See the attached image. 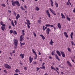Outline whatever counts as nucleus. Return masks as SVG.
<instances>
[{"mask_svg": "<svg viewBox=\"0 0 75 75\" xmlns=\"http://www.w3.org/2000/svg\"><path fill=\"white\" fill-rule=\"evenodd\" d=\"M15 4H16L18 7L20 6V4H19V2L18 1H14L12 3L13 6H15Z\"/></svg>", "mask_w": 75, "mask_h": 75, "instance_id": "f257e3e1", "label": "nucleus"}, {"mask_svg": "<svg viewBox=\"0 0 75 75\" xmlns=\"http://www.w3.org/2000/svg\"><path fill=\"white\" fill-rule=\"evenodd\" d=\"M18 44V40L16 39H15L13 45L16 46H14V48L16 49L17 48V45Z\"/></svg>", "mask_w": 75, "mask_h": 75, "instance_id": "f03ea898", "label": "nucleus"}, {"mask_svg": "<svg viewBox=\"0 0 75 75\" xmlns=\"http://www.w3.org/2000/svg\"><path fill=\"white\" fill-rule=\"evenodd\" d=\"M35 49H32V51L33 53H34V54L35 55V57L34 59H37V54L36 53V52L34 51Z\"/></svg>", "mask_w": 75, "mask_h": 75, "instance_id": "7ed1b4c3", "label": "nucleus"}, {"mask_svg": "<svg viewBox=\"0 0 75 75\" xmlns=\"http://www.w3.org/2000/svg\"><path fill=\"white\" fill-rule=\"evenodd\" d=\"M4 67L7 69H11V67L10 65L7 64H5L4 65Z\"/></svg>", "mask_w": 75, "mask_h": 75, "instance_id": "20e7f679", "label": "nucleus"}, {"mask_svg": "<svg viewBox=\"0 0 75 75\" xmlns=\"http://www.w3.org/2000/svg\"><path fill=\"white\" fill-rule=\"evenodd\" d=\"M50 11L53 14H54V16H56V13H55V11L51 9V8H50Z\"/></svg>", "mask_w": 75, "mask_h": 75, "instance_id": "39448f33", "label": "nucleus"}, {"mask_svg": "<svg viewBox=\"0 0 75 75\" xmlns=\"http://www.w3.org/2000/svg\"><path fill=\"white\" fill-rule=\"evenodd\" d=\"M24 40V37L23 35H21V36H20V40L21 41H22Z\"/></svg>", "mask_w": 75, "mask_h": 75, "instance_id": "423d86ee", "label": "nucleus"}, {"mask_svg": "<svg viewBox=\"0 0 75 75\" xmlns=\"http://www.w3.org/2000/svg\"><path fill=\"white\" fill-rule=\"evenodd\" d=\"M42 67H40V68H38V67H37V71H38L39 69H44L45 68V66H44V65H42Z\"/></svg>", "mask_w": 75, "mask_h": 75, "instance_id": "0eeeda50", "label": "nucleus"}, {"mask_svg": "<svg viewBox=\"0 0 75 75\" xmlns=\"http://www.w3.org/2000/svg\"><path fill=\"white\" fill-rule=\"evenodd\" d=\"M46 14H47V15L48 16V17L49 18H50V16H51V14H50L49 13V11H48V10H46Z\"/></svg>", "mask_w": 75, "mask_h": 75, "instance_id": "6e6552de", "label": "nucleus"}, {"mask_svg": "<svg viewBox=\"0 0 75 75\" xmlns=\"http://www.w3.org/2000/svg\"><path fill=\"white\" fill-rule=\"evenodd\" d=\"M29 59L30 63H31L33 61V58H31V56H30L29 58Z\"/></svg>", "mask_w": 75, "mask_h": 75, "instance_id": "1a4fd4ad", "label": "nucleus"}, {"mask_svg": "<svg viewBox=\"0 0 75 75\" xmlns=\"http://www.w3.org/2000/svg\"><path fill=\"white\" fill-rule=\"evenodd\" d=\"M51 31V29L49 28H48L46 30V31L47 32V35H48L50 34V31Z\"/></svg>", "mask_w": 75, "mask_h": 75, "instance_id": "9d476101", "label": "nucleus"}, {"mask_svg": "<svg viewBox=\"0 0 75 75\" xmlns=\"http://www.w3.org/2000/svg\"><path fill=\"white\" fill-rule=\"evenodd\" d=\"M61 54L62 55V56L63 57H65V53H64V52H62V51H61Z\"/></svg>", "mask_w": 75, "mask_h": 75, "instance_id": "9b49d317", "label": "nucleus"}, {"mask_svg": "<svg viewBox=\"0 0 75 75\" xmlns=\"http://www.w3.org/2000/svg\"><path fill=\"white\" fill-rule=\"evenodd\" d=\"M56 52L57 54L60 57H61V53L60 52H59V51L57 50L56 51Z\"/></svg>", "mask_w": 75, "mask_h": 75, "instance_id": "f8f14e48", "label": "nucleus"}, {"mask_svg": "<svg viewBox=\"0 0 75 75\" xmlns=\"http://www.w3.org/2000/svg\"><path fill=\"white\" fill-rule=\"evenodd\" d=\"M20 15H19V14H18L17 15V16L16 17V20H18L19 18H20Z\"/></svg>", "mask_w": 75, "mask_h": 75, "instance_id": "ddd939ff", "label": "nucleus"}, {"mask_svg": "<svg viewBox=\"0 0 75 75\" xmlns=\"http://www.w3.org/2000/svg\"><path fill=\"white\" fill-rule=\"evenodd\" d=\"M55 57L59 61H60V59L59 58V57H58V55H57L56 54L55 56Z\"/></svg>", "mask_w": 75, "mask_h": 75, "instance_id": "4468645a", "label": "nucleus"}, {"mask_svg": "<svg viewBox=\"0 0 75 75\" xmlns=\"http://www.w3.org/2000/svg\"><path fill=\"white\" fill-rule=\"evenodd\" d=\"M64 35L66 38H68V34L67 33L64 32Z\"/></svg>", "mask_w": 75, "mask_h": 75, "instance_id": "2eb2a0df", "label": "nucleus"}, {"mask_svg": "<svg viewBox=\"0 0 75 75\" xmlns=\"http://www.w3.org/2000/svg\"><path fill=\"white\" fill-rule=\"evenodd\" d=\"M50 1L51 6H52V7H53V4H54V2L52 1V0H50Z\"/></svg>", "mask_w": 75, "mask_h": 75, "instance_id": "dca6fc26", "label": "nucleus"}, {"mask_svg": "<svg viewBox=\"0 0 75 75\" xmlns=\"http://www.w3.org/2000/svg\"><path fill=\"white\" fill-rule=\"evenodd\" d=\"M40 37L42 38L43 40H45V37H44V35H40Z\"/></svg>", "mask_w": 75, "mask_h": 75, "instance_id": "f3484780", "label": "nucleus"}, {"mask_svg": "<svg viewBox=\"0 0 75 75\" xmlns=\"http://www.w3.org/2000/svg\"><path fill=\"white\" fill-rule=\"evenodd\" d=\"M57 26L59 28L61 29V25L59 23H58Z\"/></svg>", "mask_w": 75, "mask_h": 75, "instance_id": "a211bd4d", "label": "nucleus"}, {"mask_svg": "<svg viewBox=\"0 0 75 75\" xmlns=\"http://www.w3.org/2000/svg\"><path fill=\"white\" fill-rule=\"evenodd\" d=\"M20 57H21V58H24V54H21L20 55Z\"/></svg>", "mask_w": 75, "mask_h": 75, "instance_id": "6ab92c4d", "label": "nucleus"}, {"mask_svg": "<svg viewBox=\"0 0 75 75\" xmlns=\"http://www.w3.org/2000/svg\"><path fill=\"white\" fill-rule=\"evenodd\" d=\"M61 15L62 17V18H65V16H64V14H63V13H61Z\"/></svg>", "mask_w": 75, "mask_h": 75, "instance_id": "aec40b11", "label": "nucleus"}, {"mask_svg": "<svg viewBox=\"0 0 75 75\" xmlns=\"http://www.w3.org/2000/svg\"><path fill=\"white\" fill-rule=\"evenodd\" d=\"M26 21L27 22L28 24H29V25H31V23H30V20L27 19L26 20Z\"/></svg>", "mask_w": 75, "mask_h": 75, "instance_id": "412c9836", "label": "nucleus"}, {"mask_svg": "<svg viewBox=\"0 0 75 75\" xmlns=\"http://www.w3.org/2000/svg\"><path fill=\"white\" fill-rule=\"evenodd\" d=\"M67 63L70 66V67H72V65H71V63H70L69 62V61H67Z\"/></svg>", "mask_w": 75, "mask_h": 75, "instance_id": "4be33fe9", "label": "nucleus"}, {"mask_svg": "<svg viewBox=\"0 0 75 75\" xmlns=\"http://www.w3.org/2000/svg\"><path fill=\"white\" fill-rule=\"evenodd\" d=\"M73 32H71L70 34V36L71 37V38L72 39L73 38V37H72V36L73 35Z\"/></svg>", "mask_w": 75, "mask_h": 75, "instance_id": "5701e85b", "label": "nucleus"}, {"mask_svg": "<svg viewBox=\"0 0 75 75\" xmlns=\"http://www.w3.org/2000/svg\"><path fill=\"white\" fill-rule=\"evenodd\" d=\"M11 24H12V25H13V27H15V25L14 23V22L13 21H12L11 22Z\"/></svg>", "mask_w": 75, "mask_h": 75, "instance_id": "b1692460", "label": "nucleus"}, {"mask_svg": "<svg viewBox=\"0 0 75 75\" xmlns=\"http://www.w3.org/2000/svg\"><path fill=\"white\" fill-rule=\"evenodd\" d=\"M55 50H54L52 52V54L53 55H55Z\"/></svg>", "mask_w": 75, "mask_h": 75, "instance_id": "393cba45", "label": "nucleus"}, {"mask_svg": "<svg viewBox=\"0 0 75 75\" xmlns=\"http://www.w3.org/2000/svg\"><path fill=\"white\" fill-rule=\"evenodd\" d=\"M51 41L50 42V44L51 45H52V43H54V42L52 41V39H51Z\"/></svg>", "mask_w": 75, "mask_h": 75, "instance_id": "a878e982", "label": "nucleus"}, {"mask_svg": "<svg viewBox=\"0 0 75 75\" xmlns=\"http://www.w3.org/2000/svg\"><path fill=\"white\" fill-rule=\"evenodd\" d=\"M20 8L22 10H25V9H24V7H23V6H21L20 7Z\"/></svg>", "mask_w": 75, "mask_h": 75, "instance_id": "bb28decb", "label": "nucleus"}, {"mask_svg": "<svg viewBox=\"0 0 75 75\" xmlns=\"http://www.w3.org/2000/svg\"><path fill=\"white\" fill-rule=\"evenodd\" d=\"M67 18L68 21H71V19L68 17V16L67 17Z\"/></svg>", "mask_w": 75, "mask_h": 75, "instance_id": "cd10ccee", "label": "nucleus"}, {"mask_svg": "<svg viewBox=\"0 0 75 75\" xmlns=\"http://www.w3.org/2000/svg\"><path fill=\"white\" fill-rule=\"evenodd\" d=\"M20 71H19V70L18 69H16L15 70V72H20Z\"/></svg>", "mask_w": 75, "mask_h": 75, "instance_id": "c85d7f7f", "label": "nucleus"}, {"mask_svg": "<svg viewBox=\"0 0 75 75\" xmlns=\"http://www.w3.org/2000/svg\"><path fill=\"white\" fill-rule=\"evenodd\" d=\"M36 9L37 11H38L39 10H40V8H39L37 6L36 7Z\"/></svg>", "mask_w": 75, "mask_h": 75, "instance_id": "c756f323", "label": "nucleus"}, {"mask_svg": "<svg viewBox=\"0 0 75 75\" xmlns=\"http://www.w3.org/2000/svg\"><path fill=\"white\" fill-rule=\"evenodd\" d=\"M2 30L3 31H4V30L5 29V26H2L1 27Z\"/></svg>", "mask_w": 75, "mask_h": 75, "instance_id": "7c9ffc66", "label": "nucleus"}, {"mask_svg": "<svg viewBox=\"0 0 75 75\" xmlns=\"http://www.w3.org/2000/svg\"><path fill=\"white\" fill-rule=\"evenodd\" d=\"M67 50L68 51H69V52H71V48H70L69 47H68L67 49Z\"/></svg>", "mask_w": 75, "mask_h": 75, "instance_id": "2f4dec72", "label": "nucleus"}, {"mask_svg": "<svg viewBox=\"0 0 75 75\" xmlns=\"http://www.w3.org/2000/svg\"><path fill=\"white\" fill-rule=\"evenodd\" d=\"M39 24H41V20H39L38 21Z\"/></svg>", "mask_w": 75, "mask_h": 75, "instance_id": "473e14b6", "label": "nucleus"}, {"mask_svg": "<svg viewBox=\"0 0 75 75\" xmlns=\"http://www.w3.org/2000/svg\"><path fill=\"white\" fill-rule=\"evenodd\" d=\"M20 44H21V45H25V43L23 42V43H22L21 42H20Z\"/></svg>", "mask_w": 75, "mask_h": 75, "instance_id": "72a5a7b5", "label": "nucleus"}, {"mask_svg": "<svg viewBox=\"0 0 75 75\" xmlns=\"http://www.w3.org/2000/svg\"><path fill=\"white\" fill-rule=\"evenodd\" d=\"M1 6L3 7H6V5L4 4H1Z\"/></svg>", "mask_w": 75, "mask_h": 75, "instance_id": "f704fd0d", "label": "nucleus"}, {"mask_svg": "<svg viewBox=\"0 0 75 75\" xmlns=\"http://www.w3.org/2000/svg\"><path fill=\"white\" fill-rule=\"evenodd\" d=\"M55 3L56 7H58V4H57V2H55Z\"/></svg>", "mask_w": 75, "mask_h": 75, "instance_id": "c9c22d12", "label": "nucleus"}, {"mask_svg": "<svg viewBox=\"0 0 75 75\" xmlns=\"http://www.w3.org/2000/svg\"><path fill=\"white\" fill-rule=\"evenodd\" d=\"M51 68L52 69H54V70H55V69L54 68V67H52V66L51 67Z\"/></svg>", "mask_w": 75, "mask_h": 75, "instance_id": "e433bc0d", "label": "nucleus"}, {"mask_svg": "<svg viewBox=\"0 0 75 75\" xmlns=\"http://www.w3.org/2000/svg\"><path fill=\"white\" fill-rule=\"evenodd\" d=\"M13 33L14 34H17V33L16 31H13Z\"/></svg>", "mask_w": 75, "mask_h": 75, "instance_id": "4c0bfd02", "label": "nucleus"}, {"mask_svg": "<svg viewBox=\"0 0 75 75\" xmlns=\"http://www.w3.org/2000/svg\"><path fill=\"white\" fill-rule=\"evenodd\" d=\"M24 69L25 71H27V67H24Z\"/></svg>", "mask_w": 75, "mask_h": 75, "instance_id": "58836bf2", "label": "nucleus"}, {"mask_svg": "<svg viewBox=\"0 0 75 75\" xmlns=\"http://www.w3.org/2000/svg\"><path fill=\"white\" fill-rule=\"evenodd\" d=\"M45 26L46 27H50V24H46Z\"/></svg>", "mask_w": 75, "mask_h": 75, "instance_id": "ea45409f", "label": "nucleus"}, {"mask_svg": "<svg viewBox=\"0 0 75 75\" xmlns=\"http://www.w3.org/2000/svg\"><path fill=\"white\" fill-rule=\"evenodd\" d=\"M14 23L16 25H17V21L16 20L14 21Z\"/></svg>", "mask_w": 75, "mask_h": 75, "instance_id": "a19ab883", "label": "nucleus"}, {"mask_svg": "<svg viewBox=\"0 0 75 75\" xmlns=\"http://www.w3.org/2000/svg\"><path fill=\"white\" fill-rule=\"evenodd\" d=\"M20 63L21 64V65H23V63L21 62V61H20Z\"/></svg>", "mask_w": 75, "mask_h": 75, "instance_id": "79ce46f5", "label": "nucleus"}, {"mask_svg": "<svg viewBox=\"0 0 75 75\" xmlns=\"http://www.w3.org/2000/svg\"><path fill=\"white\" fill-rule=\"evenodd\" d=\"M33 34H34L33 35H34V36H35V37H36V34H35V32H33Z\"/></svg>", "mask_w": 75, "mask_h": 75, "instance_id": "37998d69", "label": "nucleus"}, {"mask_svg": "<svg viewBox=\"0 0 75 75\" xmlns=\"http://www.w3.org/2000/svg\"><path fill=\"white\" fill-rule=\"evenodd\" d=\"M0 24H1V25H2L3 24V22L2 21H1Z\"/></svg>", "mask_w": 75, "mask_h": 75, "instance_id": "c03bdc74", "label": "nucleus"}, {"mask_svg": "<svg viewBox=\"0 0 75 75\" xmlns=\"http://www.w3.org/2000/svg\"><path fill=\"white\" fill-rule=\"evenodd\" d=\"M33 64H37V62L35 61H34L33 62Z\"/></svg>", "mask_w": 75, "mask_h": 75, "instance_id": "a18cd8bd", "label": "nucleus"}, {"mask_svg": "<svg viewBox=\"0 0 75 75\" xmlns=\"http://www.w3.org/2000/svg\"><path fill=\"white\" fill-rule=\"evenodd\" d=\"M28 28H30V26L28 24L27 25Z\"/></svg>", "mask_w": 75, "mask_h": 75, "instance_id": "49530a36", "label": "nucleus"}, {"mask_svg": "<svg viewBox=\"0 0 75 75\" xmlns=\"http://www.w3.org/2000/svg\"><path fill=\"white\" fill-rule=\"evenodd\" d=\"M13 13L15 15V16H16V12H14Z\"/></svg>", "mask_w": 75, "mask_h": 75, "instance_id": "de8ad7c7", "label": "nucleus"}, {"mask_svg": "<svg viewBox=\"0 0 75 75\" xmlns=\"http://www.w3.org/2000/svg\"><path fill=\"white\" fill-rule=\"evenodd\" d=\"M10 33L11 34V33H13V30H10Z\"/></svg>", "mask_w": 75, "mask_h": 75, "instance_id": "09e8293b", "label": "nucleus"}, {"mask_svg": "<svg viewBox=\"0 0 75 75\" xmlns=\"http://www.w3.org/2000/svg\"><path fill=\"white\" fill-rule=\"evenodd\" d=\"M21 47L22 48H24V46L22 45H21Z\"/></svg>", "mask_w": 75, "mask_h": 75, "instance_id": "8fccbe9b", "label": "nucleus"}, {"mask_svg": "<svg viewBox=\"0 0 75 75\" xmlns=\"http://www.w3.org/2000/svg\"><path fill=\"white\" fill-rule=\"evenodd\" d=\"M15 52H16V51L15 50H14L13 51L12 53L14 54V53H15Z\"/></svg>", "mask_w": 75, "mask_h": 75, "instance_id": "3c124183", "label": "nucleus"}, {"mask_svg": "<svg viewBox=\"0 0 75 75\" xmlns=\"http://www.w3.org/2000/svg\"><path fill=\"white\" fill-rule=\"evenodd\" d=\"M71 43L72 44V45H74V42H73L71 41Z\"/></svg>", "mask_w": 75, "mask_h": 75, "instance_id": "603ef678", "label": "nucleus"}, {"mask_svg": "<svg viewBox=\"0 0 75 75\" xmlns=\"http://www.w3.org/2000/svg\"><path fill=\"white\" fill-rule=\"evenodd\" d=\"M53 26H54V25H50V27H53Z\"/></svg>", "mask_w": 75, "mask_h": 75, "instance_id": "864d4df0", "label": "nucleus"}, {"mask_svg": "<svg viewBox=\"0 0 75 75\" xmlns=\"http://www.w3.org/2000/svg\"><path fill=\"white\" fill-rule=\"evenodd\" d=\"M2 25V26H4V27H5V26H6V25L3 24Z\"/></svg>", "mask_w": 75, "mask_h": 75, "instance_id": "5fc2aeb1", "label": "nucleus"}, {"mask_svg": "<svg viewBox=\"0 0 75 75\" xmlns=\"http://www.w3.org/2000/svg\"><path fill=\"white\" fill-rule=\"evenodd\" d=\"M8 11L9 12V13H11V11H10V10H8Z\"/></svg>", "mask_w": 75, "mask_h": 75, "instance_id": "6e6d98bb", "label": "nucleus"}, {"mask_svg": "<svg viewBox=\"0 0 75 75\" xmlns=\"http://www.w3.org/2000/svg\"><path fill=\"white\" fill-rule=\"evenodd\" d=\"M24 8H27V6L26 5H25L24 6Z\"/></svg>", "mask_w": 75, "mask_h": 75, "instance_id": "4d7b16f0", "label": "nucleus"}, {"mask_svg": "<svg viewBox=\"0 0 75 75\" xmlns=\"http://www.w3.org/2000/svg\"><path fill=\"white\" fill-rule=\"evenodd\" d=\"M39 55H41V52H40V51L39 52V53H38Z\"/></svg>", "mask_w": 75, "mask_h": 75, "instance_id": "13d9d810", "label": "nucleus"}, {"mask_svg": "<svg viewBox=\"0 0 75 75\" xmlns=\"http://www.w3.org/2000/svg\"><path fill=\"white\" fill-rule=\"evenodd\" d=\"M39 61L41 62H42V60L41 59H40Z\"/></svg>", "mask_w": 75, "mask_h": 75, "instance_id": "bf43d9fd", "label": "nucleus"}, {"mask_svg": "<svg viewBox=\"0 0 75 75\" xmlns=\"http://www.w3.org/2000/svg\"><path fill=\"white\" fill-rule=\"evenodd\" d=\"M4 72H5L6 73H7V71H6V70H4Z\"/></svg>", "mask_w": 75, "mask_h": 75, "instance_id": "052dcab7", "label": "nucleus"}, {"mask_svg": "<svg viewBox=\"0 0 75 75\" xmlns=\"http://www.w3.org/2000/svg\"><path fill=\"white\" fill-rule=\"evenodd\" d=\"M56 68L57 69V70H59V69L57 67H56Z\"/></svg>", "mask_w": 75, "mask_h": 75, "instance_id": "680f3d73", "label": "nucleus"}, {"mask_svg": "<svg viewBox=\"0 0 75 75\" xmlns=\"http://www.w3.org/2000/svg\"><path fill=\"white\" fill-rule=\"evenodd\" d=\"M14 75H18V74H17V73H15L14 74Z\"/></svg>", "mask_w": 75, "mask_h": 75, "instance_id": "e2e57ef3", "label": "nucleus"}, {"mask_svg": "<svg viewBox=\"0 0 75 75\" xmlns=\"http://www.w3.org/2000/svg\"><path fill=\"white\" fill-rule=\"evenodd\" d=\"M69 5V3H68V2H67V6H68Z\"/></svg>", "mask_w": 75, "mask_h": 75, "instance_id": "0e129e2a", "label": "nucleus"}, {"mask_svg": "<svg viewBox=\"0 0 75 75\" xmlns=\"http://www.w3.org/2000/svg\"><path fill=\"white\" fill-rule=\"evenodd\" d=\"M11 2L12 3L14 2V0H12V1H11Z\"/></svg>", "mask_w": 75, "mask_h": 75, "instance_id": "69168bd1", "label": "nucleus"}, {"mask_svg": "<svg viewBox=\"0 0 75 75\" xmlns=\"http://www.w3.org/2000/svg\"><path fill=\"white\" fill-rule=\"evenodd\" d=\"M45 65V63H44V62L42 64V65Z\"/></svg>", "mask_w": 75, "mask_h": 75, "instance_id": "338daca9", "label": "nucleus"}, {"mask_svg": "<svg viewBox=\"0 0 75 75\" xmlns=\"http://www.w3.org/2000/svg\"><path fill=\"white\" fill-rule=\"evenodd\" d=\"M45 75H48V74L47 73H46L45 74Z\"/></svg>", "mask_w": 75, "mask_h": 75, "instance_id": "774afa93", "label": "nucleus"}]
</instances>
